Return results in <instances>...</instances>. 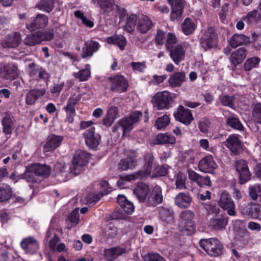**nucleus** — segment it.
<instances>
[{"mask_svg":"<svg viewBox=\"0 0 261 261\" xmlns=\"http://www.w3.org/2000/svg\"><path fill=\"white\" fill-rule=\"evenodd\" d=\"M145 161V171H139L130 174L125 175L121 176V179L117 182L118 185L123 188L122 185L124 181H130L140 178L141 180H145L150 175L152 170H154L157 166L154 158L152 154H147L144 156Z\"/></svg>","mask_w":261,"mask_h":261,"instance_id":"nucleus-1","label":"nucleus"},{"mask_svg":"<svg viewBox=\"0 0 261 261\" xmlns=\"http://www.w3.org/2000/svg\"><path fill=\"white\" fill-rule=\"evenodd\" d=\"M50 174V168L39 163L32 164L29 165L25 172L20 176L28 182H35L37 181V176L47 177Z\"/></svg>","mask_w":261,"mask_h":261,"instance_id":"nucleus-2","label":"nucleus"},{"mask_svg":"<svg viewBox=\"0 0 261 261\" xmlns=\"http://www.w3.org/2000/svg\"><path fill=\"white\" fill-rule=\"evenodd\" d=\"M199 245L206 253L211 256L217 257L222 253L223 245L216 238L201 239L199 241Z\"/></svg>","mask_w":261,"mask_h":261,"instance_id":"nucleus-3","label":"nucleus"},{"mask_svg":"<svg viewBox=\"0 0 261 261\" xmlns=\"http://www.w3.org/2000/svg\"><path fill=\"white\" fill-rule=\"evenodd\" d=\"M142 116L140 112H134L129 116L120 119L116 127L115 130L121 129L123 131V135L132 130L134 125L137 123Z\"/></svg>","mask_w":261,"mask_h":261,"instance_id":"nucleus-4","label":"nucleus"},{"mask_svg":"<svg viewBox=\"0 0 261 261\" xmlns=\"http://www.w3.org/2000/svg\"><path fill=\"white\" fill-rule=\"evenodd\" d=\"M172 101L171 94L168 91L157 92L151 100L153 107L158 110L168 109Z\"/></svg>","mask_w":261,"mask_h":261,"instance_id":"nucleus-5","label":"nucleus"},{"mask_svg":"<svg viewBox=\"0 0 261 261\" xmlns=\"http://www.w3.org/2000/svg\"><path fill=\"white\" fill-rule=\"evenodd\" d=\"M89 154L85 151H80L75 154L70 167V173L79 174L83 170V168L87 164Z\"/></svg>","mask_w":261,"mask_h":261,"instance_id":"nucleus-6","label":"nucleus"},{"mask_svg":"<svg viewBox=\"0 0 261 261\" xmlns=\"http://www.w3.org/2000/svg\"><path fill=\"white\" fill-rule=\"evenodd\" d=\"M194 214L191 211L186 210L180 214L179 226L181 231L188 232V234H193L195 232Z\"/></svg>","mask_w":261,"mask_h":261,"instance_id":"nucleus-7","label":"nucleus"},{"mask_svg":"<svg viewBox=\"0 0 261 261\" xmlns=\"http://www.w3.org/2000/svg\"><path fill=\"white\" fill-rule=\"evenodd\" d=\"M218 40L215 28L210 27L205 30L200 39L201 46L205 49L211 48L216 45Z\"/></svg>","mask_w":261,"mask_h":261,"instance_id":"nucleus-8","label":"nucleus"},{"mask_svg":"<svg viewBox=\"0 0 261 261\" xmlns=\"http://www.w3.org/2000/svg\"><path fill=\"white\" fill-rule=\"evenodd\" d=\"M219 206L224 210H226L227 214L231 216L236 215L235 211L236 205L230 195L226 192H223L218 201Z\"/></svg>","mask_w":261,"mask_h":261,"instance_id":"nucleus-9","label":"nucleus"},{"mask_svg":"<svg viewBox=\"0 0 261 261\" xmlns=\"http://www.w3.org/2000/svg\"><path fill=\"white\" fill-rule=\"evenodd\" d=\"M48 18L47 16L39 14L36 17H32L26 23L27 28L33 31L45 28L48 23Z\"/></svg>","mask_w":261,"mask_h":261,"instance_id":"nucleus-10","label":"nucleus"},{"mask_svg":"<svg viewBox=\"0 0 261 261\" xmlns=\"http://www.w3.org/2000/svg\"><path fill=\"white\" fill-rule=\"evenodd\" d=\"M28 71L29 75L37 81L45 80L49 76V74L45 69L35 63L28 65Z\"/></svg>","mask_w":261,"mask_h":261,"instance_id":"nucleus-11","label":"nucleus"},{"mask_svg":"<svg viewBox=\"0 0 261 261\" xmlns=\"http://www.w3.org/2000/svg\"><path fill=\"white\" fill-rule=\"evenodd\" d=\"M175 119L185 125H189L193 120V117L191 111L182 106H179L174 112Z\"/></svg>","mask_w":261,"mask_h":261,"instance_id":"nucleus-12","label":"nucleus"},{"mask_svg":"<svg viewBox=\"0 0 261 261\" xmlns=\"http://www.w3.org/2000/svg\"><path fill=\"white\" fill-rule=\"evenodd\" d=\"M108 80L111 85V90L121 93L127 89V82L123 76L116 75L114 77H110Z\"/></svg>","mask_w":261,"mask_h":261,"instance_id":"nucleus-13","label":"nucleus"},{"mask_svg":"<svg viewBox=\"0 0 261 261\" xmlns=\"http://www.w3.org/2000/svg\"><path fill=\"white\" fill-rule=\"evenodd\" d=\"M236 168L240 174V182L243 184L248 181L251 176V173L249 171L247 162L243 160L236 162Z\"/></svg>","mask_w":261,"mask_h":261,"instance_id":"nucleus-14","label":"nucleus"},{"mask_svg":"<svg viewBox=\"0 0 261 261\" xmlns=\"http://www.w3.org/2000/svg\"><path fill=\"white\" fill-rule=\"evenodd\" d=\"M86 145L91 148H95L99 145L100 136L95 133V128L91 127L83 134Z\"/></svg>","mask_w":261,"mask_h":261,"instance_id":"nucleus-15","label":"nucleus"},{"mask_svg":"<svg viewBox=\"0 0 261 261\" xmlns=\"http://www.w3.org/2000/svg\"><path fill=\"white\" fill-rule=\"evenodd\" d=\"M217 167V165L214 161L212 155H207L199 161L198 168L204 173H210Z\"/></svg>","mask_w":261,"mask_h":261,"instance_id":"nucleus-16","label":"nucleus"},{"mask_svg":"<svg viewBox=\"0 0 261 261\" xmlns=\"http://www.w3.org/2000/svg\"><path fill=\"white\" fill-rule=\"evenodd\" d=\"M99 44L97 41L93 40L86 41L82 48L81 54L82 58L91 57L93 54L99 49Z\"/></svg>","mask_w":261,"mask_h":261,"instance_id":"nucleus-17","label":"nucleus"},{"mask_svg":"<svg viewBox=\"0 0 261 261\" xmlns=\"http://www.w3.org/2000/svg\"><path fill=\"white\" fill-rule=\"evenodd\" d=\"M82 98V94L77 92L72 94L69 97L67 105L63 109L66 111L67 114H75V107L79 103Z\"/></svg>","mask_w":261,"mask_h":261,"instance_id":"nucleus-18","label":"nucleus"},{"mask_svg":"<svg viewBox=\"0 0 261 261\" xmlns=\"http://www.w3.org/2000/svg\"><path fill=\"white\" fill-rule=\"evenodd\" d=\"M21 246L27 253L32 254L37 252L39 245L34 238L29 237L21 241Z\"/></svg>","mask_w":261,"mask_h":261,"instance_id":"nucleus-19","label":"nucleus"},{"mask_svg":"<svg viewBox=\"0 0 261 261\" xmlns=\"http://www.w3.org/2000/svg\"><path fill=\"white\" fill-rule=\"evenodd\" d=\"M170 52V57L174 63L178 65L184 60L185 50L180 44H177L175 47L168 50Z\"/></svg>","mask_w":261,"mask_h":261,"instance_id":"nucleus-20","label":"nucleus"},{"mask_svg":"<svg viewBox=\"0 0 261 261\" xmlns=\"http://www.w3.org/2000/svg\"><path fill=\"white\" fill-rule=\"evenodd\" d=\"M163 196L162 189L159 186H155L147 199V203L150 206H156L163 202Z\"/></svg>","mask_w":261,"mask_h":261,"instance_id":"nucleus-21","label":"nucleus"},{"mask_svg":"<svg viewBox=\"0 0 261 261\" xmlns=\"http://www.w3.org/2000/svg\"><path fill=\"white\" fill-rule=\"evenodd\" d=\"M192 198L188 193L180 192L174 198L175 204L180 208L189 207L191 203Z\"/></svg>","mask_w":261,"mask_h":261,"instance_id":"nucleus-22","label":"nucleus"},{"mask_svg":"<svg viewBox=\"0 0 261 261\" xmlns=\"http://www.w3.org/2000/svg\"><path fill=\"white\" fill-rule=\"evenodd\" d=\"M127 155L128 158L121 160L119 163L120 168L122 170H127L129 169H132L136 165V152L129 151L127 153Z\"/></svg>","mask_w":261,"mask_h":261,"instance_id":"nucleus-23","label":"nucleus"},{"mask_svg":"<svg viewBox=\"0 0 261 261\" xmlns=\"http://www.w3.org/2000/svg\"><path fill=\"white\" fill-rule=\"evenodd\" d=\"M153 26V23L150 18L142 15L140 16L137 24V30L142 34L146 33Z\"/></svg>","mask_w":261,"mask_h":261,"instance_id":"nucleus-24","label":"nucleus"},{"mask_svg":"<svg viewBox=\"0 0 261 261\" xmlns=\"http://www.w3.org/2000/svg\"><path fill=\"white\" fill-rule=\"evenodd\" d=\"M149 192V189L148 186L143 182L138 183L133 191L134 194L140 202H144L145 201L146 196Z\"/></svg>","mask_w":261,"mask_h":261,"instance_id":"nucleus-25","label":"nucleus"},{"mask_svg":"<svg viewBox=\"0 0 261 261\" xmlns=\"http://www.w3.org/2000/svg\"><path fill=\"white\" fill-rule=\"evenodd\" d=\"M20 42V35L15 33L12 36L7 35L2 41L1 44L4 48H15L19 45Z\"/></svg>","mask_w":261,"mask_h":261,"instance_id":"nucleus-26","label":"nucleus"},{"mask_svg":"<svg viewBox=\"0 0 261 261\" xmlns=\"http://www.w3.org/2000/svg\"><path fill=\"white\" fill-rule=\"evenodd\" d=\"M63 141V138L60 136L51 135L48 138L47 141L44 145L45 151H50L58 147Z\"/></svg>","mask_w":261,"mask_h":261,"instance_id":"nucleus-27","label":"nucleus"},{"mask_svg":"<svg viewBox=\"0 0 261 261\" xmlns=\"http://www.w3.org/2000/svg\"><path fill=\"white\" fill-rule=\"evenodd\" d=\"M186 73L185 72H176L172 74L169 79V85L173 87H179L186 81Z\"/></svg>","mask_w":261,"mask_h":261,"instance_id":"nucleus-28","label":"nucleus"},{"mask_svg":"<svg viewBox=\"0 0 261 261\" xmlns=\"http://www.w3.org/2000/svg\"><path fill=\"white\" fill-rule=\"evenodd\" d=\"M246 56L247 50L246 48L240 47L236 51L231 53L230 60L234 66H237L244 61Z\"/></svg>","mask_w":261,"mask_h":261,"instance_id":"nucleus-29","label":"nucleus"},{"mask_svg":"<svg viewBox=\"0 0 261 261\" xmlns=\"http://www.w3.org/2000/svg\"><path fill=\"white\" fill-rule=\"evenodd\" d=\"M250 42V38L243 34H234L230 39L229 44L233 48L239 46L246 45Z\"/></svg>","mask_w":261,"mask_h":261,"instance_id":"nucleus-30","label":"nucleus"},{"mask_svg":"<svg viewBox=\"0 0 261 261\" xmlns=\"http://www.w3.org/2000/svg\"><path fill=\"white\" fill-rule=\"evenodd\" d=\"M225 146L228 148L231 151L236 152L241 148V141L238 135L232 134L230 135L225 142Z\"/></svg>","mask_w":261,"mask_h":261,"instance_id":"nucleus-31","label":"nucleus"},{"mask_svg":"<svg viewBox=\"0 0 261 261\" xmlns=\"http://www.w3.org/2000/svg\"><path fill=\"white\" fill-rule=\"evenodd\" d=\"M2 73L4 78L13 80L18 76L19 70L15 64L10 63L4 67Z\"/></svg>","mask_w":261,"mask_h":261,"instance_id":"nucleus-32","label":"nucleus"},{"mask_svg":"<svg viewBox=\"0 0 261 261\" xmlns=\"http://www.w3.org/2000/svg\"><path fill=\"white\" fill-rule=\"evenodd\" d=\"M46 92L44 89L31 90L25 96V102L28 105H33L37 99L43 96Z\"/></svg>","mask_w":261,"mask_h":261,"instance_id":"nucleus-33","label":"nucleus"},{"mask_svg":"<svg viewBox=\"0 0 261 261\" xmlns=\"http://www.w3.org/2000/svg\"><path fill=\"white\" fill-rule=\"evenodd\" d=\"M189 177L200 187L211 186V181L208 176L202 177L194 171H189Z\"/></svg>","mask_w":261,"mask_h":261,"instance_id":"nucleus-34","label":"nucleus"},{"mask_svg":"<svg viewBox=\"0 0 261 261\" xmlns=\"http://www.w3.org/2000/svg\"><path fill=\"white\" fill-rule=\"evenodd\" d=\"M45 239L49 242V248L53 251H56V244L59 242L60 238L55 233L53 228L49 227L46 232Z\"/></svg>","mask_w":261,"mask_h":261,"instance_id":"nucleus-35","label":"nucleus"},{"mask_svg":"<svg viewBox=\"0 0 261 261\" xmlns=\"http://www.w3.org/2000/svg\"><path fill=\"white\" fill-rule=\"evenodd\" d=\"M117 201L120 207L124 212L130 214L134 210L133 204L127 200L124 195H119L117 197Z\"/></svg>","mask_w":261,"mask_h":261,"instance_id":"nucleus-36","label":"nucleus"},{"mask_svg":"<svg viewBox=\"0 0 261 261\" xmlns=\"http://www.w3.org/2000/svg\"><path fill=\"white\" fill-rule=\"evenodd\" d=\"M13 194L12 188L6 184H0V202L9 200Z\"/></svg>","mask_w":261,"mask_h":261,"instance_id":"nucleus-37","label":"nucleus"},{"mask_svg":"<svg viewBox=\"0 0 261 261\" xmlns=\"http://www.w3.org/2000/svg\"><path fill=\"white\" fill-rule=\"evenodd\" d=\"M107 42L109 44H116L121 50H123L126 45L127 41L124 36L116 35L107 38Z\"/></svg>","mask_w":261,"mask_h":261,"instance_id":"nucleus-38","label":"nucleus"},{"mask_svg":"<svg viewBox=\"0 0 261 261\" xmlns=\"http://www.w3.org/2000/svg\"><path fill=\"white\" fill-rule=\"evenodd\" d=\"M73 76L80 82L88 81L91 77L90 66L86 64L85 68L73 73Z\"/></svg>","mask_w":261,"mask_h":261,"instance_id":"nucleus-39","label":"nucleus"},{"mask_svg":"<svg viewBox=\"0 0 261 261\" xmlns=\"http://www.w3.org/2000/svg\"><path fill=\"white\" fill-rule=\"evenodd\" d=\"M156 141L159 144H173L175 142V138L171 135L161 133L157 135Z\"/></svg>","mask_w":261,"mask_h":261,"instance_id":"nucleus-40","label":"nucleus"},{"mask_svg":"<svg viewBox=\"0 0 261 261\" xmlns=\"http://www.w3.org/2000/svg\"><path fill=\"white\" fill-rule=\"evenodd\" d=\"M97 1L104 13L111 12L116 5L114 0H97Z\"/></svg>","mask_w":261,"mask_h":261,"instance_id":"nucleus-41","label":"nucleus"},{"mask_svg":"<svg viewBox=\"0 0 261 261\" xmlns=\"http://www.w3.org/2000/svg\"><path fill=\"white\" fill-rule=\"evenodd\" d=\"M226 122L228 125L237 129L241 130L243 127L239 119L234 114L227 117Z\"/></svg>","mask_w":261,"mask_h":261,"instance_id":"nucleus-42","label":"nucleus"},{"mask_svg":"<svg viewBox=\"0 0 261 261\" xmlns=\"http://www.w3.org/2000/svg\"><path fill=\"white\" fill-rule=\"evenodd\" d=\"M23 43L29 46H33L41 43L37 32L28 35L24 39Z\"/></svg>","mask_w":261,"mask_h":261,"instance_id":"nucleus-43","label":"nucleus"},{"mask_svg":"<svg viewBox=\"0 0 261 261\" xmlns=\"http://www.w3.org/2000/svg\"><path fill=\"white\" fill-rule=\"evenodd\" d=\"M137 17L135 14H130L127 19L126 23L124 26V30L129 33H133L137 27Z\"/></svg>","mask_w":261,"mask_h":261,"instance_id":"nucleus-44","label":"nucleus"},{"mask_svg":"<svg viewBox=\"0 0 261 261\" xmlns=\"http://www.w3.org/2000/svg\"><path fill=\"white\" fill-rule=\"evenodd\" d=\"M249 195L253 200L261 202V185H254L250 187Z\"/></svg>","mask_w":261,"mask_h":261,"instance_id":"nucleus-45","label":"nucleus"},{"mask_svg":"<svg viewBox=\"0 0 261 261\" xmlns=\"http://www.w3.org/2000/svg\"><path fill=\"white\" fill-rule=\"evenodd\" d=\"M183 33L186 35L191 34L195 29L194 23L190 19L186 18L181 24Z\"/></svg>","mask_w":261,"mask_h":261,"instance_id":"nucleus-46","label":"nucleus"},{"mask_svg":"<svg viewBox=\"0 0 261 261\" xmlns=\"http://www.w3.org/2000/svg\"><path fill=\"white\" fill-rule=\"evenodd\" d=\"M3 132L6 134H11L13 130V122L9 117H5L2 120Z\"/></svg>","mask_w":261,"mask_h":261,"instance_id":"nucleus-47","label":"nucleus"},{"mask_svg":"<svg viewBox=\"0 0 261 261\" xmlns=\"http://www.w3.org/2000/svg\"><path fill=\"white\" fill-rule=\"evenodd\" d=\"M38 8L43 11L50 12L54 7V0H41L38 5Z\"/></svg>","mask_w":261,"mask_h":261,"instance_id":"nucleus-48","label":"nucleus"},{"mask_svg":"<svg viewBox=\"0 0 261 261\" xmlns=\"http://www.w3.org/2000/svg\"><path fill=\"white\" fill-rule=\"evenodd\" d=\"M260 59L258 57H252L248 59L244 64V68L246 71H250L253 68L257 67Z\"/></svg>","mask_w":261,"mask_h":261,"instance_id":"nucleus-49","label":"nucleus"},{"mask_svg":"<svg viewBox=\"0 0 261 261\" xmlns=\"http://www.w3.org/2000/svg\"><path fill=\"white\" fill-rule=\"evenodd\" d=\"M103 196V193L98 192L97 193H89L86 197L87 204L89 205L92 206L96 202L98 201Z\"/></svg>","mask_w":261,"mask_h":261,"instance_id":"nucleus-50","label":"nucleus"},{"mask_svg":"<svg viewBox=\"0 0 261 261\" xmlns=\"http://www.w3.org/2000/svg\"><path fill=\"white\" fill-rule=\"evenodd\" d=\"M40 42L45 41H50L54 38V35L51 30L48 31H37Z\"/></svg>","mask_w":261,"mask_h":261,"instance_id":"nucleus-51","label":"nucleus"},{"mask_svg":"<svg viewBox=\"0 0 261 261\" xmlns=\"http://www.w3.org/2000/svg\"><path fill=\"white\" fill-rule=\"evenodd\" d=\"M170 122L169 116L165 114L162 117L159 118L155 123V126L158 129H162L167 126Z\"/></svg>","mask_w":261,"mask_h":261,"instance_id":"nucleus-52","label":"nucleus"},{"mask_svg":"<svg viewBox=\"0 0 261 261\" xmlns=\"http://www.w3.org/2000/svg\"><path fill=\"white\" fill-rule=\"evenodd\" d=\"M257 10H254L249 12L247 15L243 18V19L249 23L255 22L260 19L258 18V14Z\"/></svg>","mask_w":261,"mask_h":261,"instance_id":"nucleus-53","label":"nucleus"},{"mask_svg":"<svg viewBox=\"0 0 261 261\" xmlns=\"http://www.w3.org/2000/svg\"><path fill=\"white\" fill-rule=\"evenodd\" d=\"M251 206L248 216L252 219L261 218V205L253 203Z\"/></svg>","mask_w":261,"mask_h":261,"instance_id":"nucleus-54","label":"nucleus"},{"mask_svg":"<svg viewBox=\"0 0 261 261\" xmlns=\"http://www.w3.org/2000/svg\"><path fill=\"white\" fill-rule=\"evenodd\" d=\"M252 118L257 123H261V103L254 105L252 113Z\"/></svg>","mask_w":261,"mask_h":261,"instance_id":"nucleus-55","label":"nucleus"},{"mask_svg":"<svg viewBox=\"0 0 261 261\" xmlns=\"http://www.w3.org/2000/svg\"><path fill=\"white\" fill-rule=\"evenodd\" d=\"M221 103L224 106H227L231 108H234V97L228 95H223L220 97Z\"/></svg>","mask_w":261,"mask_h":261,"instance_id":"nucleus-56","label":"nucleus"},{"mask_svg":"<svg viewBox=\"0 0 261 261\" xmlns=\"http://www.w3.org/2000/svg\"><path fill=\"white\" fill-rule=\"evenodd\" d=\"M177 39L175 35L172 33H169L167 36V42L166 43V47L168 50L175 47L177 44Z\"/></svg>","mask_w":261,"mask_h":261,"instance_id":"nucleus-57","label":"nucleus"},{"mask_svg":"<svg viewBox=\"0 0 261 261\" xmlns=\"http://www.w3.org/2000/svg\"><path fill=\"white\" fill-rule=\"evenodd\" d=\"M168 169L169 166L167 165H164L162 166H156L154 171V174L152 175V176L155 177L165 176L168 173Z\"/></svg>","mask_w":261,"mask_h":261,"instance_id":"nucleus-58","label":"nucleus"},{"mask_svg":"<svg viewBox=\"0 0 261 261\" xmlns=\"http://www.w3.org/2000/svg\"><path fill=\"white\" fill-rule=\"evenodd\" d=\"M130 66L133 71L135 72H143L146 68V62H133L130 63Z\"/></svg>","mask_w":261,"mask_h":261,"instance_id":"nucleus-59","label":"nucleus"},{"mask_svg":"<svg viewBox=\"0 0 261 261\" xmlns=\"http://www.w3.org/2000/svg\"><path fill=\"white\" fill-rule=\"evenodd\" d=\"M186 177L185 175L182 173H178L177 175L176 179V188L179 190H183L186 188L185 185Z\"/></svg>","mask_w":261,"mask_h":261,"instance_id":"nucleus-60","label":"nucleus"},{"mask_svg":"<svg viewBox=\"0 0 261 261\" xmlns=\"http://www.w3.org/2000/svg\"><path fill=\"white\" fill-rule=\"evenodd\" d=\"M173 214V210L169 207H162L160 211V216L164 221H166L165 217L171 218Z\"/></svg>","mask_w":261,"mask_h":261,"instance_id":"nucleus-61","label":"nucleus"},{"mask_svg":"<svg viewBox=\"0 0 261 261\" xmlns=\"http://www.w3.org/2000/svg\"><path fill=\"white\" fill-rule=\"evenodd\" d=\"M145 261H165L158 253H149L145 256Z\"/></svg>","mask_w":261,"mask_h":261,"instance_id":"nucleus-62","label":"nucleus"},{"mask_svg":"<svg viewBox=\"0 0 261 261\" xmlns=\"http://www.w3.org/2000/svg\"><path fill=\"white\" fill-rule=\"evenodd\" d=\"M183 9L172 8L170 18L172 20H178L181 18Z\"/></svg>","mask_w":261,"mask_h":261,"instance_id":"nucleus-63","label":"nucleus"},{"mask_svg":"<svg viewBox=\"0 0 261 261\" xmlns=\"http://www.w3.org/2000/svg\"><path fill=\"white\" fill-rule=\"evenodd\" d=\"M210 122L208 119L203 118L199 122V128L202 133H206L210 127Z\"/></svg>","mask_w":261,"mask_h":261,"instance_id":"nucleus-64","label":"nucleus"}]
</instances>
